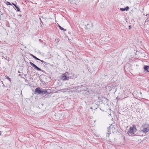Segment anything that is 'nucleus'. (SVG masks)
Instances as JSON below:
<instances>
[{
  "instance_id": "1",
  "label": "nucleus",
  "mask_w": 149,
  "mask_h": 149,
  "mask_svg": "<svg viewBox=\"0 0 149 149\" xmlns=\"http://www.w3.org/2000/svg\"><path fill=\"white\" fill-rule=\"evenodd\" d=\"M35 93H37V94H40L41 95H43L45 94L46 95L47 94H49L47 92V91H44L43 89H41L39 87L37 88L35 90Z\"/></svg>"
},
{
  "instance_id": "2",
  "label": "nucleus",
  "mask_w": 149,
  "mask_h": 149,
  "mask_svg": "<svg viewBox=\"0 0 149 149\" xmlns=\"http://www.w3.org/2000/svg\"><path fill=\"white\" fill-rule=\"evenodd\" d=\"M136 130L137 129L135 125H133L132 126L130 127L128 131L127 132V133L128 134H131V135H136L135 133Z\"/></svg>"
},
{
  "instance_id": "3",
  "label": "nucleus",
  "mask_w": 149,
  "mask_h": 149,
  "mask_svg": "<svg viewBox=\"0 0 149 149\" xmlns=\"http://www.w3.org/2000/svg\"><path fill=\"white\" fill-rule=\"evenodd\" d=\"M141 128L142 129L141 131L143 133H147L149 131V125L148 123H145L142 125Z\"/></svg>"
},
{
  "instance_id": "4",
  "label": "nucleus",
  "mask_w": 149,
  "mask_h": 149,
  "mask_svg": "<svg viewBox=\"0 0 149 149\" xmlns=\"http://www.w3.org/2000/svg\"><path fill=\"white\" fill-rule=\"evenodd\" d=\"M68 74L67 72H66L64 75L63 76L61 77V79L63 81H65L66 80H68L70 79H71V77H69L67 76Z\"/></svg>"
},
{
  "instance_id": "5",
  "label": "nucleus",
  "mask_w": 149,
  "mask_h": 149,
  "mask_svg": "<svg viewBox=\"0 0 149 149\" xmlns=\"http://www.w3.org/2000/svg\"><path fill=\"white\" fill-rule=\"evenodd\" d=\"M29 63H30V64L31 66H32L33 67H34V68L35 69H36V70H38V71H41L42 72H43V70H42L39 67H38L36 65H35L34 63H33L31 62H30Z\"/></svg>"
},
{
  "instance_id": "6",
  "label": "nucleus",
  "mask_w": 149,
  "mask_h": 149,
  "mask_svg": "<svg viewBox=\"0 0 149 149\" xmlns=\"http://www.w3.org/2000/svg\"><path fill=\"white\" fill-rule=\"evenodd\" d=\"M110 128H111L110 126L108 127L107 128V132L106 134L107 137H109V135L111 134Z\"/></svg>"
},
{
  "instance_id": "7",
  "label": "nucleus",
  "mask_w": 149,
  "mask_h": 149,
  "mask_svg": "<svg viewBox=\"0 0 149 149\" xmlns=\"http://www.w3.org/2000/svg\"><path fill=\"white\" fill-rule=\"evenodd\" d=\"M12 4L15 6V8H14L15 9V10L17 9V11L18 12L20 11V9L14 3H12Z\"/></svg>"
},
{
  "instance_id": "8",
  "label": "nucleus",
  "mask_w": 149,
  "mask_h": 149,
  "mask_svg": "<svg viewBox=\"0 0 149 149\" xmlns=\"http://www.w3.org/2000/svg\"><path fill=\"white\" fill-rule=\"evenodd\" d=\"M143 68L144 70L148 72H149L148 70V68H149V66L148 65H145L144 67Z\"/></svg>"
},
{
  "instance_id": "9",
  "label": "nucleus",
  "mask_w": 149,
  "mask_h": 149,
  "mask_svg": "<svg viewBox=\"0 0 149 149\" xmlns=\"http://www.w3.org/2000/svg\"><path fill=\"white\" fill-rule=\"evenodd\" d=\"M58 27H59V29L61 30H63V31H66V29L63 28L61 26L59 25L58 24Z\"/></svg>"
},
{
  "instance_id": "10",
  "label": "nucleus",
  "mask_w": 149,
  "mask_h": 149,
  "mask_svg": "<svg viewBox=\"0 0 149 149\" xmlns=\"http://www.w3.org/2000/svg\"><path fill=\"white\" fill-rule=\"evenodd\" d=\"M31 55L34 58H35L36 60L39 61L40 60V59L39 58H37L36 57L33 55L31 54Z\"/></svg>"
},
{
  "instance_id": "11",
  "label": "nucleus",
  "mask_w": 149,
  "mask_h": 149,
  "mask_svg": "<svg viewBox=\"0 0 149 149\" xmlns=\"http://www.w3.org/2000/svg\"><path fill=\"white\" fill-rule=\"evenodd\" d=\"M39 61H40L42 63H44L46 65H47L49 64V63H48L46 62L45 61H44L43 60H39Z\"/></svg>"
},
{
  "instance_id": "12",
  "label": "nucleus",
  "mask_w": 149,
  "mask_h": 149,
  "mask_svg": "<svg viewBox=\"0 0 149 149\" xmlns=\"http://www.w3.org/2000/svg\"><path fill=\"white\" fill-rule=\"evenodd\" d=\"M78 74H74L73 75V77H71V78L72 79L73 77L75 78H77L78 76Z\"/></svg>"
},
{
  "instance_id": "13",
  "label": "nucleus",
  "mask_w": 149,
  "mask_h": 149,
  "mask_svg": "<svg viewBox=\"0 0 149 149\" xmlns=\"http://www.w3.org/2000/svg\"><path fill=\"white\" fill-rule=\"evenodd\" d=\"M25 82L27 83V84H26V85H29V82L28 81V80L26 79H25Z\"/></svg>"
},
{
  "instance_id": "14",
  "label": "nucleus",
  "mask_w": 149,
  "mask_h": 149,
  "mask_svg": "<svg viewBox=\"0 0 149 149\" xmlns=\"http://www.w3.org/2000/svg\"><path fill=\"white\" fill-rule=\"evenodd\" d=\"M129 7L128 6H127L124 8L125 10L127 11L129 10Z\"/></svg>"
},
{
  "instance_id": "15",
  "label": "nucleus",
  "mask_w": 149,
  "mask_h": 149,
  "mask_svg": "<svg viewBox=\"0 0 149 149\" xmlns=\"http://www.w3.org/2000/svg\"><path fill=\"white\" fill-rule=\"evenodd\" d=\"M42 17V18L43 19H42L43 21L44 22V21H45L46 19V18L45 17Z\"/></svg>"
},
{
  "instance_id": "16",
  "label": "nucleus",
  "mask_w": 149,
  "mask_h": 149,
  "mask_svg": "<svg viewBox=\"0 0 149 149\" xmlns=\"http://www.w3.org/2000/svg\"><path fill=\"white\" fill-rule=\"evenodd\" d=\"M6 4L8 5H12V4L10 2H7L6 3Z\"/></svg>"
},
{
  "instance_id": "17",
  "label": "nucleus",
  "mask_w": 149,
  "mask_h": 149,
  "mask_svg": "<svg viewBox=\"0 0 149 149\" xmlns=\"http://www.w3.org/2000/svg\"><path fill=\"white\" fill-rule=\"evenodd\" d=\"M7 79L10 81H11V78H9L8 76H7L6 77Z\"/></svg>"
},
{
  "instance_id": "18",
  "label": "nucleus",
  "mask_w": 149,
  "mask_h": 149,
  "mask_svg": "<svg viewBox=\"0 0 149 149\" xmlns=\"http://www.w3.org/2000/svg\"><path fill=\"white\" fill-rule=\"evenodd\" d=\"M120 10L121 11H125V9L124 8H120Z\"/></svg>"
},
{
  "instance_id": "19",
  "label": "nucleus",
  "mask_w": 149,
  "mask_h": 149,
  "mask_svg": "<svg viewBox=\"0 0 149 149\" xmlns=\"http://www.w3.org/2000/svg\"><path fill=\"white\" fill-rule=\"evenodd\" d=\"M40 22L41 23H42V24H43V22L42 21V19H41V18H40Z\"/></svg>"
},
{
  "instance_id": "20",
  "label": "nucleus",
  "mask_w": 149,
  "mask_h": 149,
  "mask_svg": "<svg viewBox=\"0 0 149 149\" xmlns=\"http://www.w3.org/2000/svg\"><path fill=\"white\" fill-rule=\"evenodd\" d=\"M89 28H89V27L88 28V27H86H86L85 28L86 29H89Z\"/></svg>"
},
{
  "instance_id": "21",
  "label": "nucleus",
  "mask_w": 149,
  "mask_h": 149,
  "mask_svg": "<svg viewBox=\"0 0 149 149\" xmlns=\"http://www.w3.org/2000/svg\"><path fill=\"white\" fill-rule=\"evenodd\" d=\"M90 109H93V107H90Z\"/></svg>"
},
{
  "instance_id": "22",
  "label": "nucleus",
  "mask_w": 149,
  "mask_h": 149,
  "mask_svg": "<svg viewBox=\"0 0 149 149\" xmlns=\"http://www.w3.org/2000/svg\"><path fill=\"white\" fill-rule=\"evenodd\" d=\"M129 26L130 27V28L131 27V26Z\"/></svg>"
},
{
  "instance_id": "23",
  "label": "nucleus",
  "mask_w": 149,
  "mask_h": 149,
  "mask_svg": "<svg viewBox=\"0 0 149 149\" xmlns=\"http://www.w3.org/2000/svg\"><path fill=\"white\" fill-rule=\"evenodd\" d=\"M89 25V24H87V26H88V25Z\"/></svg>"
},
{
  "instance_id": "24",
  "label": "nucleus",
  "mask_w": 149,
  "mask_h": 149,
  "mask_svg": "<svg viewBox=\"0 0 149 149\" xmlns=\"http://www.w3.org/2000/svg\"><path fill=\"white\" fill-rule=\"evenodd\" d=\"M31 69H32V67H31Z\"/></svg>"
},
{
  "instance_id": "25",
  "label": "nucleus",
  "mask_w": 149,
  "mask_h": 149,
  "mask_svg": "<svg viewBox=\"0 0 149 149\" xmlns=\"http://www.w3.org/2000/svg\"><path fill=\"white\" fill-rule=\"evenodd\" d=\"M31 69H32V67H31Z\"/></svg>"
},
{
  "instance_id": "26",
  "label": "nucleus",
  "mask_w": 149,
  "mask_h": 149,
  "mask_svg": "<svg viewBox=\"0 0 149 149\" xmlns=\"http://www.w3.org/2000/svg\"><path fill=\"white\" fill-rule=\"evenodd\" d=\"M31 69H32V67H31Z\"/></svg>"
}]
</instances>
